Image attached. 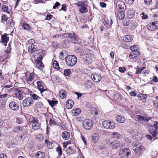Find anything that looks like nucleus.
I'll use <instances>...</instances> for the list:
<instances>
[{
    "label": "nucleus",
    "mask_w": 158,
    "mask_h": 158,
    "mask_svg": "<svg viewBox=\"0 0 158 158\" xmlns=\"http://www.w3.org/2000/svg\"><path fill=\"white\" fill-rule=\"evenodd\" d=\"M138 98L139 100L144 102L146 98H147V96L146 94L141 93L138 95Z\"/></svg>",
    "instance_id": "412c9836"
},
{
    "label": "nucleus",
    "mask_w": 158,
    "mask_h": 158,
    "mask_svg": "<svg viewBox=\"0 0 158 158\" xmlns=\"http://www.w3.org/2000/svg\"><path fill=\"white\" fill-rule=\"evenodd\" d=\"M74 151L72 149V148L69 146L66 149V152L69 155L74 153Z\"/></svg>",
    "instance_id": "c9c22d12"
},
{
    "label": "nucleus",
    "mask_w": 158,
    "mask_h": 158,
    "mask_svg": "<svg viewBox=\"0 0 158 158\" xmlns=\"http://www.w3.org/2000/svg\"><path fill=\"white\" fill-rule=\"evenodd\" d=\"M123 40L126 42H130L133 40V37L131 35H126L123 38Z\"/></svg>",
    "instance_id": "aec40b11"
},
{
    "label": "nucleus",
    "mask_w": 158,
    "mask_h": 158,
    "mask_svg": "<svg viewBox=\"0 0 158 158\" xmlns=\"http://www.w3.org/2000/svg\"><path fill=\"white\" fill-rule=\"evenodd\" d=\"M143 70V69L142 68H138L136 70V73L139 74Z\"/></svg>",
    "instance_id": "052dcab7"
},
{
    "label": "nucleus",
    "mask_w": 158,
    "mask_h": 158,
    "mask_svg": "<svg viewBox=\"0 0 158 158\" xmlns=\"http://www.w3.org/2000/svg\"><path fill=\"white\" fill-rule=\"evenodd\" d=\"M116 120L118 122L122 123L125 121V118L122 116L119 115L116 117Z\"/></svg>",
    "instance_id": "5701e85b"
},
{
    "label": "nucleus",
    "mask_w": 158,
    "mask_h": 158,
    "mask_svg": "<svg viewBox=\"0 0 158 158\" xmlns=\"http://www.w3.org/2000/svg\"><path fill=\"white\" fill-rule=\"evenodd\" d=\"M82 125L85 129L89 130L93 127V123L91 120L87 119L83 120Z\"/></svg>",
    "instance_id": "7ed1b4c3"
},
{
    "label": "nucleus",
    "mask_w": 158,
    "mask_h": 158,
    "mask_svg": "<svg viewBox=\"0 0 158 158\" xmlns=\"http://www.w3.org/2000/svg\"><path fill=\"white\" fill-rule=\"evenodd\" d=\"M61 135L64 139L67 140L69 138L70 134L67 131H64L62 133Z\"/></svg>",
    "instance_id": "4be33fe9"
},
{
    "label": "nucleus",
    "mask_w": 158,
    "mask_h": 158,
    "mask_svg": "<svg viewBox=\"0 0 158 158\" xmlns=\"http://www.w3.org/2000/svg\"><path fill=\"white\" fill-rule=\"evenodd\" d=\"M60 97L61 98L63 99L66 97L65 92L64 91L63 92L62 91H60Z\"/></svg>",
    "instance_id": "8fccbe9b"
},
{
    "label": "nucleus",
    "mask_w": 158,
    "mask_h": 158,
    "mask_svg": "<svg viewBox=\"0 0 158 158\" xmlns=\"http://www.w3.org/2000/svg\"><path fill=\"white\" fill-rule=\"evenodd\" d=\"M23 92L20 93H15L16 97L19 100H22L23 98Z\"/></svg>",
    "instance_id": "e433bc0d"
},
{
    "label": "nucleus",
    "mask_w": 158,
    "mask_h": 158,
    "mask_svg": "<svg viewBox=\"0 0 158 158\" xmlns=\"http://www.w3.org/2000/svg\"><path fill=\"white\" fill-rule=\"evenodd\" d=\"M71 72L69 69H66L64 71V74L66 76H69Z\"/></svg>",
    "instance_id": "49530a36"
},
{
    "label": "nucleus",
    "mask_w": 158,
    "mask_h": 158,
    "mask_svg": "<svg viewBox=\"0 0 158 158\" xmlns=\"http://www.w3.org/2000/svg\"><path fill=\"white\" fill-rule=\"evenodd\" d=\"M45 53V51L42 49H39L35 51L34 58L35 59H40V60L43 59V57Z\"/></svg>",
    "instance_id": "20e7f679"
},
{
    "label": "nucleus",
    "mask_w": 158,
    "mask_h": 158,
    "mask_svg": "<svg viewBox=\"0 0 158 158\" xmlns=\"http://www.w3.org/2000/svg\"><path fill=\"white\" fill-rule=\"evenodd\" d=\"M91 113L92 114L96 115L97 114V110L95 108H93L91 109Z\"/></svg>",
    "instance_id": "79ce46f5"
},
{
    "label": "nucleus",
    "mask_w": 158,
    "mask_h": 158,
    "mask_svg": "<svg viewBox=\"0 0 158 158\" xmlns=\"http://www.w3.org/2000/svg\"><path fill=\"white\" fill-rule=\"evenodd\" d=\"M22 128L19 126L13 128V131L15 132L20 131H22Z\"/></svg>",
    "instance_id": "a18cd8bd"
},
{
    "label": "nucleus",
    "mask_w": 158,
    "mask_h": 158,
    "mask_svg": "<svg viewBox=\"0 0 158 158\" xmlns=\"http://www.w3.org/2000/svg\"><path fill=\"white\" fill-rule=\"evenodd\" d=\"M111 137L114 139H120L121 136L120 133L117 132H114L111 135Z\"/></svg>",
    "instance_id": "b1692460"
},
{
    "label": "nucleus",
    "mask_w": 158,
    "mask_h": 158,
    "mask_svg": "<svg viewBox=\"0 0 158 158\" xmlns=\"http://www.w3.org/2000/svg\"><path fill=\"white\" fill-rule=\"evenodd\" d=\"M99 148L100 149L103 150L105 148V146L104 144H102L99 145Z\"/></svg>",
    "instance_id": "69168bd1"
},
{
    "label": "nucleus",
    "mask_w": 158,
    "mask_h": 158,
    "mask_svg": "<svg viewBox=\"0 0 158 158\" xmlns=\"http://www.w3.org/2000/svg\"><path fill=\"white\" fill-rule=\"evenodd\" d=\"M110 146L113 149H116L120 147L121 143L119 141L114 140L110 143Z\"/></svg>",
    "instance_id": "9d476101"
},
{
    "label": "nucleus",
    "mask_w": 158,
    "mask_h": 158,
    "mask_svg": "<svg viewBox=\"0 0 158 158\" xmlns=\"http://www.w3.org/2000/svg\"><path fill=\"white\" fill-rule=\"evenodd\" d=\"M150 132L151 134L152 135V136L155 137L157 134V131L155 130L154 131L153 130H150Z\"/></svg>",
    "instance_id": "de8ad7c7"
},
{
    "label": "nucleus",
    "mask_w": 158,
    "mask_h": 158,
    "mask_svg": "<svg viewBox=\"0 0 158 158\" xmlns=\"http://www.w3.org/2000/svg\"><path fill=\"white\" fill-rule=\"evenodd\" d=\"M99 139L98 135L97 134H95L92 136V141L93 142H97Z\"/></svg>",
    "instance_id": "7c9ffc66"
},
{
    "label": "nucleus",
    "mask_w": 158,
    "mask_h": 158,
    "mask_svg": "<svg viewBox=\"0 0 158 158\" xmlns=\"http://www.w3.org/2000/svg\"><path fill=\"white\" fill-rule=\"evenodd\" d=\"M84 85H85L87 88H90L92 86V84L89 80H86L84 83Z\"/></svg>",
    "instance_id": "c756f323"
},
{
    "label": "nucleus",
    "mask_w": 158,
    "mask_h": 158,
    "mask_svg": "<svg viewBox=\"0 0 158 158\" xmlns=\"http://www.w3.org/2000/svg\"><path fill=\"white\" fill-rule=\"evenodd\" d=\"M152 0H144L146 4L147 5H149L152 3Z\"/></svg>",
    "instance_id": "864d4df0"
},
{
    "label": "nucleus",
    "mask_w": 158,
    "mask_h": 158,
    "mask_svg": "<svg viewBox=\"0 0 158 158\" xmlns=\"http://www.w3.org/2000/svg\"><path fill=\"white\" fill-rule=\"evenodd\" d=\"M35 156L36 158H44L45 154L44 152L40 151L36 154Z\"/></svg>",
    "instance_id": "393cba45"
},
{
    "label": "nucleus",
    "mask_w": 158,
    "mask_h": 158,
    "mask_svg": "<svg viewBox=\"0 0 158 158\" xmlns=\"http://www.w3.org/2000/svg\"><path fill=\"white\" fill-rule=\"evenodd\" d=\"M60 5V3L59 2H56L55 5L53 6V9H56L57 6H59Z\"/></svg>",
    "instance_id": "680f3d73"
},
{
    "label": "nucleus",
    "mask_w": 158,
    "mask_h": 158,
    "mask_svg": "<svg viewBox=\"0 0 158 158\" xmlns=\"http://www.w3.org/2000/svg\"><path fill=\"white\" fill-rule=\"evenodd\" d=\"M7 26L10 27H12L14 25L13 20L12 19H10L8 20L7 23Z\"/></svg>",
    "instance_id": "f704fd0d"
},
{
    "label": "nucleus",
    "mask_w": 158,
    "mask_h": 158,
    "mask_svg": "<svg viewBox=\"0 0 158 158\" xmlns=\"http://www.w3.org/2000/svg\"><path fill=\"white\" fill-rule=\"evenodd\" d=\"M79 10L81 14L86 13L88 11V9L85 6L80 8L79 9Z\"/></svg>",
    "instance_id": "2f4dec72"
},
{
    "label": "nucleus",
    "mask_w": 158,
    "mask_h": 158,
    "mask_svg": "<svg viewBox=\"0 0 158 158\" xmlns=\"http://www.w3.org/2000/svg\"><path fill=\"white\" fill-rule=\"evenodd\" d=\"M23 115L25 117H26V115L30 116L31 118L29 120V122L32 123L33 124L38 122V120L35 117H33L32 116L29 115L28 114H24Z\"/></svg>",
    "instance_id": "f3484780"
},
{
    "label": "nucleus",
    "mask_w": 158,
    "mask_h": 158,
    "mask_svg": "<svg viewBox=\"0 0 158 158\" xmlns=\"http://www.w3.org/2000/svg\"><path fill=\"white\" fill-rule=\"evenodd\" d=\"M1 40L3 43V44L5 46L7 45V43L9 40V37L6 35H1Z\"/></svg>",
    "instance_id": "dca6fc26"
},
{
    "label": "nucleus",
    "mask_w": 158,
    "mask_h": 158,
    "mask_svg": "<svg viewBox=\"0 0 158 158\" xmlns=\"http://www.w3.org/2000/svg\"><path fill=\"white\" fill-rule=\"evenodd\" d=\"M151 118L148 117H144V120L145 122H148L149 120L151 119Z\"/></svg>",
    "instance_id": "0e129e2a"
},
{
    "label": "nucleus",
    "mask_w": 158,
    "mask_h": 158,
    "mask_svg": "<svg viewBox=\"0 0 158 158\" xmlns=\"http://www.w3.org/2000/svg\"><path fill=\"white\" fill-rule=\"evenodd\" d=\"M138 48V45H134L133 46H131L130 49L131 50L133 51H137V50Z\"/></svg>",
    "instance_id": "37998d69"
},
{
    "label": "nucleus",
    "mask_w": 158,
    "mask_h": 158,
    "mask_svg": "<svg viewBox=\"0 0 158 158\" xmlns=\"http://www.w3.org/2000/svg\"><path fill=\"white\" fill-rule=\"evenodd\" d=\"M0 158H7L6 156L4 154H0Z\"/></svg>",
    "instance_id": "774afa93"
},
{
    "label": "nucleus",
    "mask_w": 158,
    "mask_h": 158,
    "mask_svg": "<svg viewBox=\"0 0 158 158\" xmlns=\"http://www.w3.org/2000/svg\"><path fill=\"white\" fill-rule=\"evenodd\" d=\"M81 110L79 108H77L72 110V113L74 116H76L81 112Z\"/></svg>",
    "instance_id": "bb28decb"
},
{
    "label": "nucleus",
    "mask_w": 158,
    "mask_h": 158,
    "mask_svg": "<svg viewBox=\"0 0 158 158\" xmlns=\"http://www.w3.org/2000/svg\"><path fill=\"white\" fill-rule=\"evenodd\" d=\"M76 5L78 6L83 7L85 6V2L84 1L79 2L76 3Z\"/></svg>",
    "instance_id": "ea45409f"
},
{
    "label": "nucleus",
    "mask_w": 158,
    "mask_h": 158,
    "mask_svg": "<svg viewBox=\"0 0 158 158\" xmlns=\"http://www.w3.org/2000/svg\"><path fill=\"white\" fill-rule=\"evenodd\" d=\"M130 153V150L127 148H124L120 150L118 155L120 158H127Z\"/></svg>",
    "instance_id": "f03ea898"
},
{
    "label": "nucleus",
    "mask_w": 158,
    "mask_h": 158,
    "mask_svg": "<svg viewBox=\"0 0 158 158\" xmlns=\"http://www.w3.org/2000/svg\"><path fill=\"white\" fill-rule=\"evenodd\" d=\"M35 62L36 64L37 67L40 69L42 70L44 67L42 62V60H40V59H36L35 60Z\"/></svg>",
    "instance_id": "2eb2a0df"
},
{
    "label": "nucleus",
    "mask_w": 158,
    "mask_h": 158,
    "mask_svg": "<svg viewBox=\"0 0 158 158\" xmlns=\"http://www.w3.org/2000/svg\"><path fill=\"white\" fill-rule=\"evenodd\" d=\"M52 17V16L51 15H47L46 17L45 18V19L48 20H50L51 19Z\"/></svg>",
    "instance_id": "6e6d98bb"
},
{
    "label": "nucleus",
    "mask_w": 158,
    "mask_h": 158,
    "mask_svg": "<svg viewBox=\"0 0 158 158\" xmlns=\"http://www.w3.org/2000/svg\"><path fill=\"white\" fill-rule=\"evenodd\" d=\"M114 98L117 101H120L122 99L121 95V94L119 93H116L114 95Z\"/></svg>",
    "instance_id": "72a5a7b5"
},
{
    "label": "nucleus",
    "mask_w": 158,
    "mask_h": 158,
    "mask_svg": "<svg viewBox=\"0 0 158 158\" xmlns=\"http://www.w3.org/2000/svg\"><path fill=\"white\" fill-rule=\"evenodd\" d=\"M91 77L92 80L95 82H98L102 78L101 75L99 74L92 73L91 75Z\"/></svg>",
    "instance_id": "6e6552de"
},
{
    "label": "nucleus",
    "mask_w": 158,
    "mask_h": 158,
    "mask_svg": "<svg viewBox=\"0 0 158 158\" xmlns=\"http://www.w3.org/2000/svg\"><path fill=\"white\" fill-rule=\"evenodd\" d=\"M116 8L118 9H123L125 6V3L120 0L117 1L115 3Z\"/></svg>",
    "instance_id": "f8f14e48"
},
{
    "label": "nucleus",
    "mask_w": 158,
    "mask_h": 158,
    "mask_svg": "<svg viewBox=\"0 0 158 158\" xmlns=\"http://www.w3.org/2000/svg\"><path fill=\"white\" fill-rule=\"evenodd\" d=\"M65 59L67 65L70 67L75 65L77 61V58L74 55H69L65 57Z\"/></svg>",
    "instance_id": "f257e3e1"
},
{
    "label": "nucleus",
    "mask_w": 158,
    "mask_h": 158,
    "mask_svg": "<svg viewBox=\"0 0 158 158\" xmlns=\"http://www.w3.org/2000/svg\"><path fill=\"white\" fill-rule=\"evenodd\" d=\"M61 9L62 10H64L65 11L66 10V5L65 4H62Z\"/></svg>",
    "instance_id": "bf43d9fd"
},
{
    "label": "nucleus",
    "mask_w": 158,
    "mask_h": 158,
    "mask_svg": "<svg viewBox=\"0 0 158 158\" xmlns=\"http://www.w3.org/2000/svg\"><path fill=\"white\" fill-rule=\"evenodd\" d=\"M34 79V74L32 73H31L29 77L27 78L26 81L27 82L31 81H32Z\"/></svg>",
    "instance_id": "a19ab883"
},
{
    "label": "nucleus",
    "mask_w": 158,
    "mask_h": 158,
    "mask_svg": "<svg viewBox=\"0 0 158 158\" xmlns=\"http://www.w3.org/2000/svg\"><path fill=\"white\" fill-rule=\"evenodd\" d=\"M103 23L104 24V25L106 26V27L107 28H108L110 27V26L108 25L109 23H108V22L106 20H104L103 22Z\"/></svg>",
    "instance_id": "13d9d810"
},
{
    "label": "nucleus",
    "mask_w": 158,
    "mask_h": 158,
    "mask_svg": "<svg viewBox=\"0 0 158 158\" xmlns=\"http://www.w3.org/2000/svg\"><path fill=\"white\" fill-rule=\"evenodd\" d=\"M103 127L106 129H113L115 127V123L109 121L108 120H105L102 123Z\"/></svg>",
    "instance_id": "39448f33"
},
{
    "label": "nucleus",
    "mask_w": 158,
    "mask_h": 158,
    "mask_svg": "<svg viewBox=\"0 0 158 158\" xmlns=\"http://www.w3.org/2000/svg\"><path fill=\"white\" fill-rule=\"evenodd\" d=\"M74 104V102L73 100L69 99L67 101L66 103V106L68 109H71Z\"/></svg>",
    "instance_id": "6ab92c4d"
},
{
    "label": "nucleus",
    "mask_w": 158,
    "mask_h": 158,
    "mask_svg": "<svg viewBox=\"0 0 158 158\" xmlns=\"http://www.w3.org/2000/svg\"><path fill=\"white\" fill-rule=\"evenodd\" d=\"M140 55V52L138 51H133L131 52L129 55V58L132 59H133L136 57H137Z\"/></svg>",
    "instance_id": "ddd939ff"
},
{
    "label": "nucleus",
    "mask_w": 158,
    "mask_h": 158,
    "mask_svg": "<svg viewBox=\"0 0 158 158\" xmlns=\"http://www.w3.org/2000/svg\"><path fill=\"white\" fill-rule=\"evenodd\" d=\"M2 9L4 12H6L7 14H10V12L8 10V8L6 5H3L2 7Z\"/></svg>",
    "instance_id": "58836bf2"
},
{
    "label": "nucleus",
    "mask_w": 158,
    "mask_h": 158,
    "mask_svg": "<svg viewBox=\"0 0 158 158\" xmlns=\"http://www.w3.org/2000/svg\"><path fill=\"white\" fill-rule=\"evenodd\" d=\"M52 65L54 68L57 69H59L60 67L59 66V64L57 61H55L52 63Z\"/></svg>",
    "instance_id": "4c0bfd02"
},
{
    "label": "nucleus",
    "mask_w": 158,
    "mask_h": 158,
    "mask_svg": "<svg viewBox=\"0 0 158 158\" xmlns=\"http://www.w3.org/2000/svg\"><path fill=\"white\" fill-rule=\"evenodd\" d=\"M33 102V101L31 98H28L23 100V105L24 107H28L30 106Z\"/></svg>",
    "instance_id": "0eeeda50"
},
{
    "label": "nucleus",
    "mask_w": 158,
    "mask_h": 158,
    "mask_svg": "<svg viewBox=\"0 0 158 158\" xmlns=\"http://www.w3.org/2000/svg\"><path fill=\"white\" fill-rule=\"evenodd\" d=\"M134 14L135 12L133 10H129L127 13V18L129 19L132 18L134 17Z\"/></svg>",
    "instance_id": "a878e982"
},
{
    "label": "nucleus",
    "mask_w": 158,
    "mask_h": 158,
    "mask_svg": "<svg viewBox=\"0 0 158 158\" xmlns=\"http://www.w3.org/2000/svg\"><path fill=\"white\" fill-rule=\"evenodd\" d=\"M10 108L13 110H17L19 108L18 104L16 102L13 101L10 102L9 104Z\"/></svg>",
    "instance_id": "1a4fd4ad"
},
{
    "label": "nucleus",
    "mask_w": 158,
    "mask_h": 158,
    "mask_svg": "<svg viewBox=\"0 0 158 158\" xmlns=\"http://www.w3.org/2000/svg\"><path fill=\"white\" fill-rule=\"evenodd\" d=\"M56 151L58 152V153L59 154V156H60L61 155L62 153V151L61 148L60 147H57L56 148Z\"/></svg>",
    "instance_id": "09e8293b"
},
{
    "label": "nucleus",
    "mask_w": 158,
    "mask_h": 158,
    "mask_svg": "<svg viewBox=\"0 0 158 158\" xmlns=\"http://www.w3.org/2000/svg\"><path fill=\"white\" fill-rule=\"evenodd\" d=\"M63 36L64 38H69L71 39H74L76 40H77V38L75 36V33L73 32L64 34Z\"/></svg>",
    "instance_id": "9b49d317"
},
{
    "label": "nucleus",
    "mask_w": 158,
    "mask_h": 158,
    "mask_svg": "<svg viewBox=\"0 0 158 158\" xmlns=\"http://www.w3.org/2000/svg\"><path fill=\"white\" fill-rule=\"evenodd\" d=\"M22 27L24 30H26L27 31H29L30 29L29 25L27 23L23 24V25Z\"/></svg>",
    "instance_id": "c03bdc74"
},
{
    "label": "nucleus",
    "mask_w": 158,
    "mask_h": 158,
    "mask_svg": "<svg viewBox=\"0 0 158 158\" xmlns=\"http://www.w3.org/2000/svg\"><path fill=\"white\" fill-rule=\"evenodd\" d=\"M123 25L127 26L129 25V23L127 22L126 20H124L123 21Z\"/></svg>",
    "instance_id": "e2e57ef3"
},
{
    "label": "nucleus",
    "mask_w": 158,
    "mask_h": 158,
    "mask_svg": "<svg viewBox=\"0 0 158 158\" xmlns=\"http://www.w3.org/2000/svg\"><path fill=\"white\" fill-rule=\"evenodd\" d=\"M37 87L38 89L40 91L41 94L43 96V93H44V92L47 91V89H44V86L40 81H37Z\"/></svg>",
    "instance_id": "4468645a"
},
{
    "label": "nucleus",
    "mask_w": 158,
    "mask_h": 158,
    "mask_svg": "<svg viewBox=\"0 0 158 158\" xmlns=\"http://www.w3.org/2000/svg\"><path fill=\"white\" fill-rule=\"evenodd\" d=\"M152 81L154 82H157L158 81V79L156 76H155L153 77L152 79Z\"/></svg>",
    "instance_id": "338daca9"
},
{
    "label": "nucleus",
    "mask_w": 158,
    "mask_h": 158,
    "mask_svg": "<svg viewBox=\"0 0 158 158\" xmlns=\"http://www.w3.org/2000/svg\"><path fill=\"white\" fill-rule=\"evenodd\" d=\"M36 51V46L32 44L29 46L28 48V52L29 53H32L34 52L35 53Z\"/></svg>",
    "instance_id": "a211bd4d"
},
{
    "label": "nucleus",
    "mask_w": 158,
    "mask_h": 158,
    "mask_svg": "<svg viewBox=\"0 0 158 158\" xmlns=\"http://www.w3.org/2000/svg\"><path fill=\"white\" fill-rule=\"evenodd\" d=\"M125 17V14L123 11H121L119 12L118 14L117 18L120 20L123 19Z\"/></svg>",
    "instance_id": "cd10ccee"
},
{
    "label": "nucleus",
    "mask_w": 158,
    "mask_h": 158,
    "mask_svg": "<svg viewBox=\"0 0 158 158\" xmlns=\"http://www.w3.org/2000/svg\"><path fill=\"white\" fill-rule=\"evenodd\" d=\"M138 117V119L139 121H143L144 120V117L141 115H137Z\"/></svg>",
    "instance_id": "5fc2aeb1"
},
{
    "label": "nucleus",
    "mask_w": 158,
    "mask_h": 158,
    "mask_svg": "<svg viewBox=\"0 0 158 158\" xmlns=\"http://www.w3.org/2000/svg\"><path fill=\"white\" fill-rule=\"evenodd\" d=\"M40 123L38 122L33 124L32 126V128L34 130H37L40 129Z\"/></svg>",
    "instance_id": "c85d7f7f"
},
{
    "label": "nucleus",
    "mask_w": 158,
    "mask_h": 158,
    "mask_svg": "<svg viewBox=\"0 0 158 158\" xmlns=\"http://www.w3.org/2000/svg\"><path fill=\"white\" fill-rule=\"evenodd\" d=\"M48 102L49 104L52 108L55 105L57 104L58 102V101H50L49 100H48Z\"/></svg>",
    "instance_id": "473e14b6"
},
{
    "label": "nucleus",
    "mask_w": 158,
    "mask_h": 158,
    "mask_svg": "<svg viewBox=\"0 0 158 158\" xmlns=\"http://www.w3.org/2000/svg\"><path fill=\"white\" fill-rule=\"evenodd\" d=\"M147 29L150 31H155L158 29V21L149 23L147 26Z\"/></svg>",
    "instance_id": "423d86ee"
},
{
    "label": "nucleus",
    "mask_w": 158,
    "mask_h": 158,
    "mask_svg": "<svg viewBox=\"0 0 158 158\" xmlns=\"http://www.w3.org/2000/svg\"><path fill=\"white\" fill-rule=\"evenodd\" d=\"M35 100H37L39 98H40L35 94H33L31 96Z\"/></svg>",
    "instance_id": "603ef678"
},
{
    "label": "nucleus",
    "mask_w": 158,
    "mask_h": 158,
    "mask_svg": "<svg viewBox=\"0 0 158 158\" xmlns=\"http://www.w3.org/2000/svg\"><path fill=\"white\" fill-rule=\"evenodd\" d=\"M119 71L122 73H124L126 70V69L125 67H120L118 69Z\"/></svg>",
    "instance_id": "3c124183"
},
{
    "label": "nucleus",
    "mask_w": 158,
    "mask_h": 158,
    "mask_svg": "<svg viewBox=\"0 0 158 158\" xmlns=\"http://www.w3.org/2000/svg\"><path fill=\"white\" fill-rule=\"evenodd\" d=\"M125 141L128 143H130L131 142V140L130 139V138L128 137H125Z\"/></svg>",
    "instance_id": "4d7b16f0"
}]
</instances>
